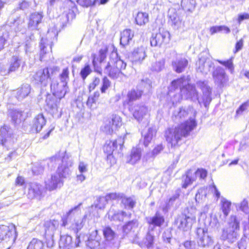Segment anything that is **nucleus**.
Segmentation results:
<instances>
[{"instance_id":"1","label":"nucleus","mask_w":249,"mask_h":249,"mask_svg":"<svg viewBox=\"0 0 249 249\" xmlns=\"http://www.w3.org/2000/svg\"><path fill=\"white\" fill-rule=\"evenodd\" d=\"M192 109L190 107H180L175 110L172 115V119L176 123H181L175 128H169L166 131L165 137L168 144L172 147H176L179 145L183 138L188 137L190 132L196 126L195 118H189V120L184 121L188 116Z\"/></svg>"},{"instance_id":"2","label":"nucleus","mask_w":249,"mask_h":249,"mask_svg":"<svg viewBox=\"0 0 249 249\" xmlns=\"http://www.w3.org/2000/svg\"><path fill=\"white\" fill-rule=\"evenodd\" d=\"M57 164L58 166L56 172L45 181L46 188L49 191L54 190L63 186L62 178H66L71 174L70 168L73 166V160L65 152H60L51 157L48 162L49 167L51 168L54 167Z\"/></svg>"},{"instance_id":"3","label":"nucleus","mask_w":249,"mask_h":249,"mask_svg":"<svg viewBox=\"0 0 249 249\" xmlns=\"http://www.w3.org/2000/svg\"><path fill=\"white\" fill-rule=\"evenodd\" d=\"M196 85L202 91L203 93L202 102L204 106L207 107L211 101L212 88L208 85V82L206 80H200L196 83ZM181 93L183 94L184 99H191L193 101H198L200 104L201 101L198 98V92L196 88L192 85L188 83L186 85L181 86Z\"/></svg>"},{"instance_id":"4","label":"nucleus","mask_w":249,"mask_h":249,"mask_svg":"<svg viewBox=\"0 0 249 249\" xmlns=\"http://www.w3.org/2000/svg\"><path fill=\"white\" fill-rule=\"evenodd\" d=\"M81 204V203L79 204L78 206L69 211L67 213V220L63 219L62 224V226L64 227L70 224L69 228L76 233L83 227L87 217L86 215L82 217L80 216L81 211L79 206Z\"/></svg>"},{"instance_id":"5","label":"nucleus","mask_w":249,"mask_h":249,"mask_svg":"<svg viewBox=\"0 0 249 249\" xmlns=\"http://www.w3.org/2000/svg\"><path fill=\"white\" fill-rule=\"evenodd\" d=\"M240 219L236 215H231L228 220L227 226L222 230V240L230 243L235 242L239 237Z\"/></svg>"},{"instance_id":"6","label":"nucleus","mask_w":249,"mask_h":249,"mask_svg":"<svg viewBox=\"0 0 249 249\" xmlns=\"http://www.w3.org/2000/svg\"><path fill=\"white\" fill-rule=\"evenodd\" d=\"M69 75L68 69H64L59 76L60 82L53 81L51 84V89L53 95L59 100L64 97L68 92L67 83L69 80Z\"/></svg>"},{"instance_id":"7","label":"nucleus","mask_w":249,"mask_h":249,"mask_svg":"<svg viewBox=\"0 0 249 249\" xmlns=\"http://www.w3.org/2000/svg\"><path fill=\"white\" fill-rule=\"evenodd\" d=\"M188 83V80L184 77L174 80L169 88L168 96L173 105L179 103L184 98L181 92V86H184Z\"/></svg>"},{"instance_id":"8","label":"nucleus","mask_w":249,"mask_h":249,"mask_svg":"<svg viewBox=\"0 0 249 249\" xmlns=\"http://www.w3.org/2000/svg\"><path fill=\"white\" fill-rule=\"evenodd\" d=\"M192 212L187 214L178 215L174 221L175 225L178 229L184 231H187L191 229L193 225L196 223V216L195 210L191 209Z\"/></svg>"},{"instance_id":"9","label":"nucleus","mask_w":249,"mask_h":249,"mask_svg":"<svg viewBox=\"0 0 249 249\" xmlns=\"http://www.w3.org/2000/svg\"><path fill=\"white\" fill-rule=\"evenodd\" d=\"M17 237L16 228L14 225H0V243L13 244Z\"/></svg>"},{"instance_id":"10","label":"nucleus","mask_w":249,"mask_h":249,"mask_svg":"<svg viewBox=\"0 0 249 249\" xmlns=\"http://www.w3.org/2000/svg\"><path fill=\"white\" fill-rule=\"evenodd\" d=\"M122 124L121 118L118 115H113L110 119L105 121L102 130L106 133L111 134L119 128Z\"/></svg>"},{"instance_id":"11","label":"nucleus","mask_w":249,"mask_h":249,"mask_svg":"<svg viewBox=\"0 0 249 249\" xmlns=\"http://www.w3.org/2000/svg\"><path fill=\"white\" fill-rule=\"evenodd\" d=\"M196 239L198 244L202 247H209L213 244V239L209 234L207 230L198 228L196 231Z\"/></svg>"},{"instance_id":"12","label":"nucleus","mask_w":249,"mask_h":249,"mask_svg":"<svg viewBox=\"0 0 249 249\" xmlns=\"http://www.w3.org/2000/svg\"><path fill=\"white\" fill-rule=\"evenodd\" d=\"M196 70L203 74H208L214 67L213 62L208 57L201 55L196 63Z\"/></svg>"},{"instance_id":"13","label":"nucleus","mask_w":249,"mask_h":249,"mask_svg":"<svg viewBox=\"0 0 249 249\" xmlns=\"http://www.w3.org/2000/svg\"><path fill=\"white\" fill-rule=\"evenodd\" d=\"M134 118L138 122L142 121L149 117V110L147 107L143 105H137L129 108Z\"/></svg>"},{"instance_id":"14","label":"nucleus","mask_w":249,"mask_h":249,"mask_svg":"<svg viewBox=\"0 0 249 249\" xmlns=\"http://www.w3.org/2000/svg\"><path fill=\"white\" fill-rule=\"evenodd\" d=\"M146 51V48L142 46L135 48L130 56L132 63L133 64H142L147 56Z\"/></svg>"},{"instance_id":"15","label":"nucleus","mask_w":249,"mask_h":249,"mask_svg":"<svg viewBox=\"0 0 249 249\" xmlns=\"http://www.w3.org/2000/svg\"><path fill=\"white\" fill-rule=\"evenodd\" d=\"M168 16L169 18V22L173 28L178 29L183 26L182 18L175 8H171L169 9Z\"/></svg>"},{"instance_id":"16","label":"nucleus","mask_w":249,"mask_h":249,"mask_svg":"<svg viewBox=\"0 0 249 249\" xmlns=\"http://www.w3.org/2000/svg\"><path fill=\"white\" fill-rule=\"evenodd\" d=\"M80 243V237L76 236L75 242L73 245L72 242V237L69 235H63L60 237L59 241L60 249H71L73 247H77Z\"/></svg>"},{"instance_id":"17","label":"nucleus","mask_w":249,"mask_h":249,"mask_svg":"<svg viewBox=\"0 0 249 249\" xmlns=\"http://www.w3.org/2000/svg\"><path fill=\"white\" fill-rule=\"evenodd\" d=\"M43 186L37 183H30L29 185L27 196L29 198H36L40 199L42 196Z\"/></svg>"},{"instance_id":"18","label":"nucleus","mask_w":249,"mask_h":249,"mask_svg":"<svg viewBox=\"0 0 249 249\" xmlns=\"http://www.w3.org/2000/svg\"><path fill=\"white\" fill-rule=\"evenodd\" d=\"M169 33L166 31H160L151 38L150 43L152 46H160L169 40Z\"/></svg>"},{"instance_id":"19","label":"nucleus","mask_w":249,"mask_h":249,"mask_svg":"<svg viewBox=\"0 0 249 249\" xmlns=\"http://www.w3.org/2000/svg\"><path fill=\"white\" fill-rule=\"evenodd\" d=\"M213 76L215 83L219 86H223L228 80L225 70L221 67H217L215 69Z\"/></svg>"},{"instance_id":"20","label":"nucleus","mask_w":249,"mask_h":249,"mask_svg":"<svg viewBox=\"0 0 249 249\" xmlns=\"http://www.w3.org/2000/svg\"><path fill=\"white\" fill-rule=\"evenodd\" d=\"M57 36V32L55 29H49L47 35V38H42L40 42V49L42 52H44V49L48 45L50 49L52 48V44L53 41L56 38Z\"/></svg>"},{"instance_id":"21","label":"nucleus","mask_w":249,"mask_h":249,"mask_svg":"<svg viewBox=\"0 0 249 249\" xmlns=\"http://www.w3.org/2000/svg\"><path fill=\"white\" fill-rule=\"evenodd\" d=\"M50 71L52 73V69H49L48 68L39 70L35 75L34 78L36 81L46 86L48 84L49 78H51Z\"/></svg>"},{"instance_id":"22","label":"nucleus","mask_w":249,"mask_h":249,"mask_svg":"<svg viewBox=\"0 0 249 249\" xmlns=\"http://www.w3.org/2000/svg\"><path fill=\"white\" fill-rule=\"evenodd\" d=\"M21 59L18 55H14L12 57L10 61V66L8 70H1L0 74L5 75L11 72L15 71L17 70L20 65Z\"/></svg>"},{"instance_id":"23","label":"nucleus","mask_w":249,"mask_h":249,"mask_svg":"<svg viewBox=\"0 0 249 249\" xmlns=\"http://www.w3.org/2000/svg\"><path fill=\"white\" fill-rule=\"evenodd\" d=\"M142 149L138 147H133L130 154L126 157V162L132 165L138 163L142 157Z\"/></svg>"},{"instance_id":"24","label":"nucleus","mask_w":249,"mask_h":249,"mask_svg":"<svg viewBox=\"0 0 249 249\" xmlns=\"http://www.w3.org/2000/svg\"><path fill=\"white\" fill-rule=\"evenodd\" d=\"M146 221L149 224V227L151 226L154 228L155 227H160L162 225L164 222V218L157 212L153 216L146 217Z\"/></svg>"},{"instance_id":"25","label":"nucleus","mask_w":249,"mask_h":249,"mask_svg":"<svg viewBox=\"0 0 249 249\" xmlns=\"http://www.w3.org/2000/svg\"><path fill=\"white\" fill-rule=\"evenodd\" d=\"M154 230V228L149 227L147 233L145 238L141 242L139 243V245L142 248L145 247L147 249L153 248L154 244V236L152 233V231Z\"/></svg>"},{"instance_id":"26","label":"nucleus","mask_w":249,"mask_h":249,"mask_svg":"<svg viewBox=\"0 0 249 249\" xmlns=\"http://www.w3.org/2000/svg\"><path fill=\"white\" fill-rule=\"evenodd\" d=\"M118 143L120 147L123 144V142H122L121 138H119L117 140L109 141L108 142H107L105 144L104 151L105 153H107V158H109L111 156L113 151L117 148Z\"/></svg>"},{"instance_id":"27","label":"nucleus","mask_w":249,"mask_h":249,"mask_svg":"<svg viewBox=\"0 0 249 249\" xmlns=\"http://www.w3.org/2000/svg\"><path fill=\"white\" fill-rule=\"evenodd\" d=\"M108 61L111 65H114L116 69H118L120 72L124 70L126 66V64L118 57V54L116 52H112L111 53Z\"/></svg>"},{"instance_id":"28","label":"nucleus","mask_w":249,"mask_h":249,"mask_svg":"<svg viewBox=\"0 0 249 249\" xmlns=\"http://www.w3.org/2000/svg\"><path fill=\"white\" fill-rule=\"evenodd\" d=\"M104 71L105 73L107 74L112 79H116L122 74V72H120L118 69H116L109 61L105 65Z\"/></svg>"},{"instance_id":"29","label":"nucleus","mask_w":249,"mask_h":249,"mask_svg":"<svg viewBox=\"0 0 249 249\" xmlns=\"http://www.w3.org/2000/svg\"><path fill=\"white\" fill-rule=\"evenodd\" d=\"M46 119L42 114L36 115L33 121V129L36 132L41 131L43 127L46 124Z\"/></svg>"},{"instance_id":"30","label":"nucleus","mask_w":249,"mask_h":249,"mask_svg":"<svg viewBox=\"0 0 249 249\" xmlns=\"http://www.w3.org/2000/svg\"><path fill=\"white\" fill-rule=\"evenodd\" d=\"M187 64V60L180 56L178 57L177 60L172 63L174 70L178 73L182 72Z\"/></svg>"},{"instance_id":"31","label":"nucleus","mask_w":249,"mask_h":249,"mask_svg":"<svg viewBox=\"0 0 249 249\" xmlns=\"http://www.w3.org/2000/svg\"><path fill=\"white\" fill-rule=\"evenodd\" d=\"M59 223L56 220L47 221L45 223V232L46 235L53 236L54 231L58 227Z\"/></svg>"},{"instance_id":"32","label":"nucleus","mask_w":249,"mask_h":249,"mask_svg":"<svg viewBox=\"0 0 249 249\" xmlns=\"http://www.w3.org/2000/svg\"><path fill=\"white\" fill-rule=\"evenodd\" d=\"M134 36L133 32L130 29H125L121 34L120 44L123 46L127 45Z\"/></svg>"},{"instance_id":"33","label":"nucleus","mask_w":249,"mask_h":249,"mask_svg":"<svg viewBox=\"0 0 249 249\" xmlns=\"http://www.w3.org/2000/svg\"><path fill=\"white\" fill-rule=\"evenodd\" d=\"M43 17L42 13H34L30 17L29 26L33 28H36L41 21Z\"/></svg>"},{"instance_id":"34","label":"nucleus","mask_w":249,"mask_h":249,"mask_svg":"<svg viewBox=\"0 0 249 249\" xmlns=\"http://www.w3.org/2000/svg\"><path fill=\"white\" fill-rule=\"evenodd\" d=\"M139 222L137 220H133L126 223L123 227V232L126 234L130 232H134L138 229Z\"/></svg>"},{"instance_id":"35","label":"nucleus","mask_w":249,"mask_h":249,"mask_svg":"<svg viewBox=\"0 0 249 249\" xmlns=\"http://www.w3.org/2000/svg\"><path fill=\"white\" fill-rule=\"evenodd\" d=\"M98 231L95 230L90 235V236L87 241V246L91 249H96L99 247L100 242L99 241V237H97Z\"/></svg>"},{"instance_id":"36","label":"nucleus","mask_w":249,"mask_h":249,"mask_svg":"<svg viewBox=\"0 0 249 249\" xmlns=\"http://www.w3.org/2000/svg\"><path fill=\"white\" fill-rule=\"evenodd\" d=\"M0 137H1V143L4 145L8 140V139L10 138L11 135V130L10 128L6 125H4L1 127L0 130Z\"/></svg>"},{"instance_id":"37","label":"nucleus","mask_w":249,"mask_h":249,"mask_svg":"<svg viewBox=\"0 0 249 249\" xmlns=\"http://www.w3.org/2000/svg\"><path fill=\"white\" fill-rule=\"evenodd\" d=\"M30 92V87L26 84L18 89L17 92V98L18 100H22L28 95Z\"/></svg>"},{"instance_id":"38","label":"nucleus","mask_w":249,"mask_h":249,"mask_svg":"<svg viewBox=\"0 0 249 249\" xmlns=\"http://www.w3.org/2000/svg\"><path fill=\"white\" fill-rule=\"evenodd\" d=\"M121 212H117L113 208H111L108 212L109 219L113 221H123L124 213Z\"/></svg>"},{"instance_id":"39","label":"nucleus","mask_w":249,"mask_h":249,"mask_svg":"<svg viewBox=\"0 0 249 249\" xmlns=\"http://www.w3.org/2000/svg\"><path fill=\"white\" fill-rule=\"evenodd\" d=\"M183 183L182 187L186 188L188 185L191 184L192 182L195 180V173L193 170H189L186 173V175L184 176Z\"/></svg>"},{"instance_id":"40","label":"nucleus","mask_w":249,"mask_h":249,"mask_svg":"<svg viewBox=\"0 0 249 249\" xmlns=\"http://www.w3.org/2000/svg\"><path fill=\"white\" fill-rule=\"evenodd\" d=\"M136 23L140 25H144L149 21L148 14L145 12H139L135 18Z\"/></svg>"},{"instance_id":"41","label":"nucleus","mask_w":249,"mask_h":249,"mask_svg":"<svg viewBox=\"0 0 249 249\" xmlns=\"http://www.w3.org/2000/svg\"><path fill=\"white\" fill-rule=\"evenodd\" d=\"M47 107L49 111L53 114H56L58 112V103L56 100H51L49 98L46 99Z\"/></svg>"},{"instance_id":"42","label":"nucleus","mask_w":249,"mask_h":249,"mask_svg":"<svg viewBox=\"0 0 249 249\" xmlns=\"http://www.w3.org/2000/svg\"><path fill=\"white\" fill-rule=\"evenodd\" d=\"M27 249H44V243L37 238H33L29 243Z\"/></svg>"},{"instance_id":"43","label":"nucleus","mask_w":249,"mask_h":249,"mask_svg":"<svg viewBox=\"0 0 249 249\" xmlns=\"http://www.w3.org/2000/svg\"><path fill=\"white\" fill-rule=\"evenodd\" d=\"M181 6L184 10L192 12L196 7V0H182Z\"/></svg>"},{"instance_id":"44","label":"nucleus","mask_w":249,"mask_h":249,"mask_svg":"<svg viewBox=\"0 0 249 249\" xmlns=\"http://www.w3.org/2000/svg\"><path fill=\"white\" fill-rule=\"evenodd\" d=\"M142 91L139 89H133L127 93L128 103L133 102L139 99L142 95Z\"/></svg>"},{"instance_id":"45","label":"nucleus","mask_w":249,"mask_h":249,"mask_svg":"<svg viewBox=\"0 0 249 249\" xmlns=\"http://www.w3.org/2000/svg\"><path fill=\"white\" fill-rule=\"evenodd\" d=\"M155 134V129L150 127L148 129V131L146 132V133L143 134V144L145 147L148 145Z\"/></svg>"},{"instance_id":"46","label":"nucleus","mask_w":249,"mask_h":249,"mask_svg":"<svg viewBox=\"0 0 249 249\" xmlns=\"http://www.w3.org/2000/svg\"><path fill=\"white\" fill-rule=\"evenodd\" d=\"M121 200L125 207L133 208L135 205V200L131 197H126L122 195Z\"/></svg>"},{"instance_id":"47","label":"nucleus","mask_w":249,"mask_h":249,"mask_svg":"<svg viewBox=\"0 0 249 249\" xmlns=\"http://www.w3.org/2000/svg\"><path fill=\"white\" fill-rule=\"evenodd\" d=\"M164 60L163 59H160L153 62L150 68L151 70L157 72L160 71L164 68Z\"/></svg>"},{"instance_id":"48","label":"nucleus","mask_w":249,"mask_h":249,"mask_svg":"<svg viewBox=\"0 0 249 249\" xmlns=\"http://www.w3.org/2000/svg\"><path fill=\"white\" fill-rule=\"evenodd\" d=\"M10 116L12 122L15 124H18L20 122L22 112L18 110H14L10 112Z\"/></svg>"},{"instance_id":"49","label":"nucleus","mask_w":249,"mask_h":249,"mask_svg":"<svg viewBox=\"0 0 249 249\" xmlns=\"http://www.w3.org/2000/svg\"><path fill=\"white\" fill-rule=\"evenodd\" d=\"M103 234L105 238L107 241H111L115 237V232L113 230L109 227H107L104 228L103 230Z\"/></svg>"},{"instance_id":"50","label":"nucleus","mask_w":249,"mask_h":249,"mask_svg":"<svg viewBox=\"0 0 249 249\" xmlns=\"http://www.w3.org/2000/svg\"><path fill=\"white\" fill-rule=\"evenodd\" d=\"M221 203L222 212L226 216L229 214L230 212L231 202L225 198H223L221 200Z\"/></svg>"},{"instance_id":"51","label":"nucleus","mask_w":249,"mask_h":249,"mask_svg":"<svg viewBox=\"0 0 249 249\" xmlns=\"http://www.w3.org/2000/svg\"><path fill=\"white\" fill-rule=\"evenodd\" d=\"M107 201L105 196L99 197L97 198L95 203V207L99 209H103L105 208Z\"/></svg>"},{"instance_id":"52","label":"nucleus","mask_w":249,"mask_h":249,"mask_svg":"<svg viewBox=\"0 0 249 249\" xmlns=\"http://www.w3.org/2000/svg\"><path fill=\"white\" fill-rule=\"evenodd\" d=\"M206 194L207 191L204 188H199L196 195V201L199 202L200 200L206 197Z\"/></svg>"},{"instance_id":"53","label":"nucleus","mask_w":249,"mask_h":249,"mask_svg":"<svg viewBox=\"0 0 249 249\" xmlns=\"http://www.w3.org/2000/svg\"><path fill=\"white\" fill-rule=\"evenodd\" d=\"M236 207H238L240 210L245 213H247L249 212V203L246 199H244L240 203L236 205Z\"/></svg>"},{"instance_id":"54","label":"nucleus","mask_w":249,"mask_h":249,"mask_svg":"<svg viewBox=\"0 0 249 249\" xmlns=\"http://www.w3.org/2000/svg\"><path fill=\"white\" fill-rule=\"evenodd\" d=\"M92 70L89 64H86L85 67L81 69L80 75L83 80H85L87 77L91 73Z\"/></svg>"},{"instance_id":"55","label":"nucleus","mask_w":249,"mask_h":249,"mask_svg":"<svg viewBox=\"0 0 249 249\" xmlns=\"http://www.w3.org/2000/svg\"><path fill=\"white\" fill-rule=\"evenodd\" d=\"M217 61L221 65L224 66L228 68L231 71L233 70V64L232 62V58H231L226 61H222L218 60Z\"/></svg>"},{"instance_id":"56","label":"nucleus","mask_w":249,"mask_h":249,"mask_svg":"<svg viewBox=\"0 0 249 249\" xmlns=\"http://www.w3.org/2000/svg\"><path fill=\"white\" fill-rule=\"evenodd\" d=\"M180 190H178L176 191L175 193L174 194V195L171 197L169 200L168 203H167V207L169 208L170 207L172 206L174 202L178 198L179 196V194H180Z\"/></svg>"},{"instance_id":"57","label":"nucleus","mask_w":249,"mask_h":249,"mask_svg":"<svg viewBox=\"0 0 249 249\" xmlns=\"http://www.w3.org/2000/svg\"><path fill=\"white\" fill-rule=\"evenodd\" d=\"M195 173V178L198 177L201 179L205 178L207 175V171L203 169H197L196 172H194Z\"/></svg>"},{"instance_id":"58","label":"nucleus","mask_w":249,"mask_h":249,"mask_svg":"<svg viewBox=\"0 0 249 249\" xmlns=\"http://www.w3.org/2000/svg\"><path fill=\"white\" fill-rule=\"evenodd\" d=\"M249 107V100L242 104L236 110V114L240 115Z\"/></svg>"},{"instance_id":"59","label":"nucleus","mask_w":249,"mask_h":249,"mask_svg":"<svg viewBox=\"0 0 249 249\" xmlns=\"http://www.w3.org/2000/svg\"><path fill=\"white\" fill-rule=\"evenodd\" d=\"M110 83L107 77H105L103 80V85L101 88L102 93H105L106 90L109 87Z\"/></svg>"},{"instance_id":"60","label":"nucleus","mask_w":249,"mask_h":249,"mask_svg":"<svg viewBox=\"0 0 249 249\" xmlns=\"http://www.w3.org/2000/svg\"><path fill=\"white\" fill-rule=\"evenodd\" d=\"M122 194L110 193L107 195L105 197L107 201L109 200L121 199L122 197Z\"/></svg>"},{"instance_id":"61","label":"nucleus","mask_w":249,"mask_h":249,"mask_svg":"<svg viewBox=\"0 0 249 249\" xmlns=\"http://www.w3.org/2000/svg\"><path fill=\"white\" fill-rule=\"evenodd\" d=\"M100 82V80L98 77H94L93 81L89 86V91L93 90Z\"/></svg>"},{"instance_id":"62","label":"nucleus","mask_w":249,"mask_h":249,"mask_svg":"<svg viewBox=\"0 0 249 249\" xmlns=\"http://www.w3.org/2000/svg\"><path fill=\"white\" fill-rule=\"evenodd\" d=\"M163 150V146L161 144L158 145L156 147L154 148L152 152H148V155H151V156L155 157L159 153H160L161 151Z\"/></svg>"},{"instance_id":"63","label":"nucleus","mask_w":249,"mask_h":249,"mask_svg":"<svg viewBox=\"0 0 249 249\" xmlns=\"http://www.w3.org/2000/svg\"><path fill=\"white\" fill-rule=\"evenodd\" d=\"M77 2L83 7H89L93 5V1L91 0H77Z\"/></svg>"},{"instance_id":"64","label":"nucleus","mask_w":249,"mask_h":249,"mask_svg":"<svg viewBox=\"0 0 249 249\" xmlns=\"http://www.w3.org/2000/svg\"><path fill=\"white\" fill-rule=\"evenodd\" d=\"M184 246L186 249H196V245L194 241H187L184 242Z\"/></svg>"}]
</instances>
